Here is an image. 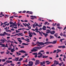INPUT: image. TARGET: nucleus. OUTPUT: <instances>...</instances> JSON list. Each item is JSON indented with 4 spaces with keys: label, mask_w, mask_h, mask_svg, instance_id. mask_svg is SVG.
<instances>
[{
    "label": "nucleus",
    "mask_w": 66,
    "mask_h": 66,
    "mask_svg": "<svg viewBox=\"0 0 66 66\" xmlns=\"http://www.w3.org/2000/svg\"><path fill=\"white\" fill-rule=\"evenodd\" d=\"M44 46H42V47H35L34 48H33V49H32L31 50V51L32 52H36V51H37L38 49L39 50H40V49H41L42 48L44 47Z\"/></svg>",
    "instance_id": "obj_1"
},
{
    "label": "nucleus",
    "mask_w": 66,
    "mask_h": 66,
    "mask_svg": "<svg viewBox=\"0 0 66 66\" xmlns=\"http://www.w3.org/2000/svg\"><path fill=\"white\" fill-rule=\"evenodd\" d=\"M50 30L49 29H47L46 30V34L44 33V32H42V33L43 34L44 36H45V37H47V36H48V34H49V33H50Z\"/></svg>",
    "instance_id": "obj_2"
},
{
    "label": "nucleus",
    "mask_w": 66,
    "mask_h": 66,
    "mask_svg": "<svg viewBox=\"0 0 66 66\" xmlns=\"http://www.w3.org/2000/svg\"><path fill=\"white\" fill-rule=\"evenodd\" d=\"M54 64H53L52 65H51V66H55L56 65H57L59 64V61H57L56 60H54Z\"/></svg>",
    "instance_id": "obj_3"
},
{
    "label": "nucleus",
    "mask_w": 66,
    "mask_h": 66,
    "mask_svg": "<svg viewBox=\"0 0 66 66\" xmlns=\"http://www.w3.org/2000/svg\"><path fill=\"white\" fill-rule=\"evenodd\" d=\"M52 42H45V43H39V44H41V45H44L45 44H50V43H51H51H52Z\"/></svg>",
    "instance_id": "obj_4"
},
{
    "label": "nucleus",
    "mask_w": 66,
    "mask_h": 66,
    "mask_svg": "<svg viewBox=\"0 0 66 66\" xmlns=\"http://www.w3.org/2000/svg\"><path fill=\"white\" fill-rule=\"evenodd\" d=\"M28 65V66H32L33 65V62L32 61H29V64Z\"/></svg>",
    "instance_id": "obj_5"
},
{
    "label": "nucleus",
    "mask_w": 66,
    "mask_h": 66,
    "mask_svg": "<svg viewBox=\"0 0 66 66\" xmlns=\"http://www.w3.org/2000/svg\"><path fill=\"white\" fill-rule=\"evenodd\" d=\"M43 43V42H39L38 41L36 43V44H34V46H35V45H36L37 44V46H40V45H43V44H39V43Z\"/></svg>",
    "instance_id": "obj_6"
},
{
    "label": "nucleus",
    "mask_w": 66,
    "mask_h": 66,
    "mask_svg": "<svg viewBox=\"0 0 66 66\" xmlns=\"http://www.w3.org/2000/svg\"><path fill=\"white\" fill-rule=\"evenodd\" d=\"M36 62H35V65H37L38 64H39L40 63V61L39 60H37L36 61Z\"/></svg>",
    "instance_id": "obj_7"
},
{
    "label": "nucleus",
    "mask_w": 66,
    "mask_h": 66,
    "mask_svg": "<svg viewBox=\"0 0 66 66\" xmlns=\"http://www.w3.org/2000/svg\"><path fill=\"white\" fill-rule=\"evenodd\" d=\"M46 28H47L45 26H43V27L42 28V29L43 30H44V31H45V30H46Z\"/></svg>",
    "instance_id": "obj_8"
},
{
    "label": "nucleus",
    "mask_w": 66,
    "mask_h": 66,
    "mask_svg": "<svg viewBox=\"0 0 66 66\" xmlns=\"http://www.w3.org/2000/svg\"><path fill=\"white\" fill-rule=\"evenodd\" d=\"M19 52H21V53H26V51L23 50H21L20 51H19Z\"/></svg>",
    "instance_id": "obj_9"
},
{
    "label": "nucleus",
    "mask_w": 66,
    "mask_h": 66,
    "mask_svg": "<svg viewBox=\"0 0 66 66\" xmlns=\"http://www.w3.org/2000/svg\"><path fill=\"white\" fill-rule=\"evenodd\" d=\"M6 62L7 63H12V61H10V60H7L6 61Z\"/></svg>",
    "instance_id": "obj_10"
},
{
    "label": "nucleus",
    "mask_w": 66,
    "mask_h": 66,
    "mask_svg": "<svg viewBox=\"0 0 66 66\" xmlns=\"http://www.w3.org/2000/svg\"><path fill=\"white\" fill-rule=\"evenodd\" d=\"M50 33L51 34H53V35L54 34V33H55V32L53 30L52 31H51Z\"/></svg>",
    "instance_id": "obj_11"
},
{
    "label": "nucleus",
    "mask_w": 66,
    "mask_h": 66,
    "mask_svg": "<svg viewBox=\"0 0 66 66\" xmlns=\"http://www.w3.org/2000/svg\"><path fill=\"white\" fill-rule=\"evenodd\" d=\"M0 41H1V42H2V43H4L5 42V40H4L2 39H1Z\"/></svg>",
    "instance_id": "obj_12"
},
{
    "label": "nucleus",
    "mask_w": 66,
    "mask_h": 66,
    "mask_svg": "<svg viewBox=\"0 0 66 66\" xmlns=\"http://www.w3.org/2000/svg\"><path fill=\"white\" fill-rule=\"evenodd\" d=\"M64 64V63L63 62H62L61 63H59V66H61Z\"/></svg>",
    "instance_id": "obj_13"
},
{
    "label": "nucleus",
    "mask_w": 66,
    "mask_h": 66,
    "mask_svg": "<svg viewBox=\"0 0 66 66\" xmlns=\"http://www.w3.org/2000/svg\"><path fill=\"white\" fill-rule=\"evenodd\" d=\"M56 41L54 40L53 41L52 43V44H56Z\"/></svg>",
    "instance_id": "obj_14"
},
{
    "label": "nucleus",
    "mask_w": 66,
    "mask_h": 66,
    "mask_svg": "<svg viewBox=\"0 0 66 66\" xmlns=\"http://www.w3.org/2000/svg\"><path fill=\"white\" fill-rule=\"evenodd\" d=\"M52 38H54V37L51 35L50 36V39H52Z\"/></svg>",
    "instance_id": "obj_15"
},
{
    "label": "nucleus",
    "mask_w": 66,
    "mask_h": 66,
    "mask_svg": "<svg viewBox=\"0 0 66 66\" xmlns=\"http://www.w3.org/2000/svg\"><path fill=\"white\" fill-rule=\"evenodd\" d=\"M42 55H43V54H41L40 55H38V58H40V57H42Z\"/></svg>",
    "instance_id": "obj_16"
},
{
    "label": "nucleus",
    "mask_w": 66,
    "mask_h": 66,
    "mask_svg": "<svg viewBox=\"0 0 66 66\" xmlns=\"http://www.w3.org/2000/svg\"><path fill=\"white\" fill-rule=\"evenodd\" d=\"M16 53L17 54H18V55H18V56H19L20 55H21V53H18V52H16Z\"/></svg>",
    "instance_id": "obj_17"
},
{
    "label": "nucleus",
    "mask_w": 66,
    "mask_h": 66,
    "mask_svg": "<svg viewBox=\"0 0 66 66\" xmlns=\"http://www.w3.org/2000/svg\"><path fill=\"white\" fill-rule=\"evenodd\" d=\"M15 59H16V61H18V60H19V57H15Z\"/></svg>",
    "instance_id": "obj_18"
},
{
    "label": "nucleus",
    "mask_w": 66,
    "mask_h": 66,
    "mask_svg": "<svg viewBox=\"0 0 66 66\" xmlns=\"http://www.w3.org/2000/svg\"><path fill=\"white\" fill-rule=\"evenodd\" d=\"M1 60L2 62H5V61H6V60L4 59H2Z\"/></svg>",
    "instance_id": "obj_19"
},
{
    "label": "nucleus",
    "mask_w": 66,
    "mask_h": 66,
    "mask_svg": "<svg viewBox=\"0 0 66 66\" xmlns=\"http://www.w3.org/2000/svg\"><path fill=\"white\" fill-rule=\"evenodd\" d=\"M54 36H55L57 38V33L55 34Z\"/></svg>",
    "instance_id": "obj_20"
},
{
    "label": "nucleus",
    "mask_w": 66,
    "mask_h": 66,
    "mask_svg": "<svg viewBox=\"0 0 66 66\" xmlns=\"http://www.w3.org/2000/svg\"><path fill=\"white\" fill-rule=\"evenodd\" d=\"M22 45H29V44H26L25 43H23L22 44Z\"/></svg>",
    "instance_id": "obj_21"
},
{
    "label": "nucleus",
    "mask_w": 66,
    "mask_h": 66,
    "mask_svg": "<svg viewBox=\"0 0 66 66\" xmlns=\"http://www.w3.org/2000/svg\"><path fill=\"white\" fill-rule=\"evenodd\" d=\"M35 26H38L39 27H40H40H40V26H39L38 25V23H36L35 25Z\"/></svg>",
    "instance_id": "obj_22"
},
{
    "label": "nucleus",
    "mask_w": 66,
    "mask_h": 66,
    "mask_svg": "<svg viewBox=\"0 0 66 66\" xmlns=\"http://www.w3.org/2000/svg\"><path fill=\"white\" fill-rule=\"evenodd\" d=\"M57 51L56 50H54V51L53 52V53H56Z\"/></svg>",
    "instance_id": "obj_23"
},
{
    "label": "nucleus",
    "mask_w": 66,
    "mask_h": 66,
    "mask_svg": "<svg viewBox=\"0 0 66 66\" xmlns=\"http://www.w3.org/2000/svg\"><path fill=\"white\" fill-rule=\"evenodd\" d=\"M48 47L50 48H52V47H53V45H49L48 46Z\"/></svg>",
    "instance_id": "obj_24"
},
{
    "label": "nucleus",
    "mask_w": 66,
    "mask_h": 66,
    "mask_svg": "<svg viewBox=\"0 0 66 66\" xmlns=\"http://www.w3.org/2000/svg\"><path fill=\"white\" fill-rule=\"evenodd\" d=\"M23 60V58H20L19 60L18 61H22Z\"/></svg>",
    "instance_id": "obj_25"
},
{
    "label": "nucleus",
    "mask_w": 66,
    "mask_h": 66,
    "mask_svg": "<svg viewBox=\"0 0 66 66\" xmlns=\"http://www.w3.org/2000/svg\"><path fill=\"white\" fill-rule=\"evenodd\" d=\"M0 36H5V35H4V34H0Z\"/></svg>",
    "instance_id": "obj_26"
},
{
    "label": "nucleus",
    "mask_w": 66,
    "mask_h": 66,
    "mask_svg": "<svg viewBox=\"0 0 66 66\" xmlns=\"http://www.w3.org/2000/svg\"><path fill=\"white\" fill-rule=\"evenodd\" d=\"M7 33L6 32H4V35H7Z\"/></svg>",
    "instance_id": "obj_27"
},
{
    "label": "nucleus",
    "mask_w": 66,
    "mask_h": 66,
    "mask_svg": "<svg viewBox=\"0 0 66 66\" xmlns=\"http://www.w3.org/2000/svg\"><path fill=\"white\" fill-rule=\"evenodd\" d=\"M57 51H58L59 52H61V50H59V49H57Z\"/></svg>",
    "instance_id": "obj_28"
},
{
    "label": "nucleus",
    "mask_w": 66,
    "mask_h": 66,
    "mask_svg": "<svg viewBox=\"0 0 66 66\" xmlns=\"http://www.w3.org/2000/svg\"><path fill=\"white\" fill-rule=\"evenodd\" d=\"M36 32H39V34H40V35L42 34V32H40V31H36Z\"/></svg>",
    "instance_id": "obj_29"
},
{
    "label": "nucleus",
    "mask_w": 66,
    "mask_h": 66,
    "mask_svg": "<svg viewBox=\"0 0 66 66\" xmlns=\"http://www.w3.org/2000/svg\"><path fill=\"white\" fill-rule=\"evenodd\" d=\"M18 41H19V42H20V43H22V41L18 39Z\"/></svg>",
    "instance_id": "obj_30"
},
{
    "label": "nucleus",
    "mask_w": 66,
    "mask_h": 66,
    "mask_svg": "<svg viewBox=\"0 0 66 66\" xmlns=\"http://www.w3.org/2000/svg\"><path fill=\"white\" fill-rule=\"evenodd\" d=\"M65 47H65V46L64 45L62 46V48L63 49H64V48H65Z\"/></svg>",
    "instance_id": "obj_31"
},
{
    "label": "nucleus",
    "mask_w": 66,
    "mask_h": 66,
    "mask_svg": "<svg viewBox=\"0 0 66 66\" xmlns=\"http://www.w3.org/2000/svg\"><path fill=\"white\" fill-rule=\"evenodd\" d=\"M11 52L13 53L14 52V49H12L11 50Z\"/></svg>",
    "instance_id": "obj_32"
},
{
    "label": "nucleus",
    "mask_w": 66,
    "mask_h": 66,
    "mask_svg": "<svg viewBox=\"0 0 66 66\" xmlns=\"http://www.w3.org/2000/svg\"><path fill=\"white\" fill-rule=\"evenodd\" d=\"M57 28H58V29H61L62 28L60 27H57Z\"/></svg>",
    "instance_id": "obj_33"
},
{
    "label": "nucleus",
    "mask_w": 66,
    "mask_h": 66,
    "mask_svg": "<svg viewBox=\"0 0 66 66\" xmlns=\"http://www.w3.org/2000/svg\"><path fill=\"white\" fill-rule=\"evenodd\" d=\"M42 63L43 64H45L46 63V61H43Z\"/></svg>",
    "instance_id": "obj_34"
},
{
    "label": "nucleus",
    "mask_w": 66,
    "mask_h": 66,
    "mask_svg": "<svg viewBox=\"0 0 66 66\" xmlns=\"http://www.w3.org/2000/svg\"><path fill=\"white\" fill-rule=\"evenodd\" d=\"M27 62H28V58H27L25 61V63H27Z\"/></svg>",
    "instance_id": "obj_35"
},
{
    "label": "nucleus",
    "mask_w": 66,
    "mask_h": 66,
    "mask_svg": "<svg viewBox=\"0 0 66 66\" xmlns=\"http://www.w3.org/2000/svg\"><path fill=\"white\" fill-rule=\"evenodd\" d=\"M32 54L33 55H37V53H33Z\"/></svg>",
    "instance_id": "obj_36"
},
{
    "label": "nucleus",
    "mask_w": 66,
    "mask_h": 66,
    "mask_svg": "<svg viewBox=\"0 0 66 66\" xmlns=\"http://www.w3.org/2000/svg\"><path fill=\"white\" fill-rule=\"evenodd\" d=\"M43 62H40V65L41 66H43Z\"/></svg>",
    "instance_id": "obj_37"
},
{
    "label": "nucleus",
    "mask_w": 66,
    "mask_h": 66,
    "mask_svg": "<svg viewBox=\"0 0 66 66\" xmlns=\"http://www.w3.org/2000/svg\"><path fill=\"white\" fill-rule=\"evenodd\" d=\"M29 12H30L29 13L30 14H31V15H33V12L31 11H30Z\"/></svg>",
    "instance_id": "obj_38"
},
{
    "label": "nucleus",
    "mask_w": 66,
    "mask_h": 66,
    "mask_svg": "<svg viewBox=\"0 0 66 66\" xmlns=\"http://www.w3.org/2000/svg\"><path fill=\"white\" fill-rule=\"evenodd\" d=\"M31 60H33V61H36V60L35 59V58H34L32 59Z\"/></svg>",
    "instance_id": "obj_39"
},
{
    "label": "nucleus",
    "mask_w": 66,
    "mask_h": 66,
    "mask_svg": "<svg viewBox=\"0 0 66 66\" xmlns=\"http://www.w3.org/2000/svg\"><path fill=\"white\" fill-rule=\"evenodd\" d=\"M29 36L30 37H32V35H31V34H29Z\"/></svg>",
    "instance_id": "obj_40"
},
{
    "label": "nucleus",
    "mask_w": 66,
    "mask_h": 66,
    "mask_svg": "<svg viewBox=\"0 0 66 66\" xmlns=\"http://www.w3.org/2000/svg\"><path fill=\"white\" fill-rule=\"evenodd\" d=\"M51 29H52V30H55V28H54V27H52L51 28Z\"/></svg>",
    "instance_id": "obj_41"
},
{
    "label": "nucleus",
    "mask_w": 66,
    "mask_h": 66,
    "mask_svg": "<svg viewBox=\"0 0 66 66\" xmlns=\"http://www.w3.org/2000/svg\"><path fill=\"white\" fill-rule=\"evenodd\" d=\"M9 23H10V24H13V23L12 22L10 21L9 22Z\"/></svg>",
    "instance_id": "obj_42"
},
{
    "label": "nucleus",
    "mask_w": 66,
    "mask_h": 66,
    "mask_svg": "<svg viewBox=\"0 0 66 66\" xmlns=\"http://www.w3.org/2000/svg\"><path fill=\"white\" fill-rule=\"evenodd\" d=\"M10 65H11V66H14V65H15V64L11 63V64H10Z\"/></svg>",
    "instance_id": "obj_43"
},
{
    "label": "nucleus",
    "mask_w": 66,
    "mask_h": 66,
    "mask_svg": "<svg viewBox=\"0 0 66 66\" xmlns=\"http://www.w3.org/2000/svg\"><path fill=\"white\" fill-rule=\"evenodd\" d=\"M10 52L9 51H8L7 52H6V54H9V53Z\"/></svg>",
    "instance_id": "obj_44"
},
{
    "label": "nucleus",
    "mask_w": 66,
    "mask_h": 66,
    "mask_svg": "<svg viewBox=\"0 0 66 66\" xmlns=\"http://www.w3.org/2000/svg\"><path fill=\"white\" fill-rule=\"evenodd\" d=\"M47 23H48V22H45V23H44V24H45V25H46V24H47Z\"/></svg>",
    "instance_id": "obj_45"
},
{
    "label": "nucleus",
    "mask_w": 66,
    "mask_h": 66,
    "mask_svg": "<svg viewBox=\"0 0 66 66\" xmlns=\"http://www.w3.org/2000/svg\"><path fill=\"white\" fill-rule=\"evenodd\" d=\"M20 63V62H18L17 63H16L17 65H18V64H19Z\"/></svg>",
    "instance_id": "obj_46"
},
{
    "label": "nucleus",
    "mask_w": 66,
    "mask_h": 66,
    "mask_svg": "<svg viewBox=\"0 0 66 66\" xmlns=\"http://www.w3.org/2000/svg\"><path fill=\"white\" fill-rule=\"evenodd\" d=\"M28 54H25L24 55V56H28Z\"/></svg>",
    "instance_id": "obj_47"
},
{
    "label": "nucleus",
    "mask_w": 66,
    "mask_h": 66,
    "mask_svg": "<svg viewBox=\"0 0 66 66\" xmlns=\"http://www.w3.org/2000/svg\"><path fill=\"white\" fill-rule=\"evenodd\" d=\"M4 39V40H5V41H6V42H7L8 43H9V40L7 41V40H6L5 39Z\"/></svg>",
    "instance_id": "obj_48"
},
{
    "label": "nucleus",
    "mask_w": 66,
    "mask_h": 66,
    "mask_svg": "<svg viewBox=\"0 0 66 66\" xmlns=\"http://www.w3.org/2000/svg\"><path fill=\"white\" fill-rule=\"evenodd\" d=\"M25 24H26V26H27L28 27H29V25H28V24H27V23H25Z\"/></svg>",
    "instance_id": "obj_49"
},
{
    "label": "nucleus",
    "mask_w": 66,
    "mask_h": 66,
    "mask_svg": "<svg viewBox=\"0 0 66 66\" xmlns=\"http://www.w3.org/2000/svg\"><path fill=\"white\" fill-rule=\"evenodd\" d=\"M33 18H34L37 19V18H36V16H33Z\"/></svg>",
    "instance_id": "obj_50"
},
{
    "label": "nucleus",
    "mask_w": 66,
    "mask_h": 66,
    "mask_svg": "<svg viewBox=\"0 0 66 66\" xmlns=\"http://www.w3.org/2000/svg\"><path fill=\"white\" fill-rule=\"evenodd\" d=\"M1 54H3V53H4V52H1Z\"/></svg>",
    "instance_id": "obj_51"
},
{
    "label": "nucleus",
    "mask_w": 66,
    "mask_h": 66,
    "mask_svg": "<svg viewBox=\"0 0 66 66\" xmlns=\"http://www.w3.org/2000/svg\"><path fill=\"white\" fill-rule=\"evenodd\" d=\"M62 58L61 57V58H60L59 59V60H60V61H61V62H62V60H61V59Z\"/></svg>",
    "instance_id": "obj_52"
},
{
    "label": "nucleus",
    "mask_w": 66,
    "mask_h": 66,
    "mask_svg": "<svg viewBox=\"0 0 66 66\" xmlns=\"http://www.w3.org/2000/svg\"><path fill=\"white\" fill-rule=\"evenodd\" d=\"M60 26V25L59 24H57L56 25L57 27H58V26Z\"/></svg>",
    "instance_id": "obj_53"
},
{
    "label": "nucleus",
    "mask_w": 66,
    "mask_h": 66,
    "mask_svg": "<svg viewBox=\"0 0 66 66\" xmlns=\"http://www.w3.org/2000/svg\"><path fill=\"white\" fill-rule=\"evenodd\" d=\"M10 19L11 18H14V17H13V16H11L10 17Z\"/></svg>",
    "instance_id": "obj_54"
},
{
    "label": "nucleus",
    "mask_w": 66,
    "mask_h": 66,
    "mask_svg": "<svg viewBox=\"0 0 66 66\" xmlns=\"http://www.w3.org/2000/svg\"><path fill=\"white\" fill-rule=\"evenodd\" d=\"M41 53H41L40 52H39L38 53V55H40V54H41Z\"/></svg>",
    "instance_id": "obj_55"
},
{
    "label": "nucleus",
    "mask_w": 66,
    "mask_h": 66,
    "mask_svg": "<svg viewBox=\"0 0 66 66\" xmlns=\"http://www.w3.org/2000/svg\"><path fill=\"white\" fill-rule=\"evenodd\" d=\"M7 35L8 36H10V35H11V34H8V33H7Z\"/></svg>",
    "instance_id": "obj_56"
},
{
    "label": "nucleus",
    "mask_w": 66,
    "mask_h": 66,
    "mask_svg": "<svg viewBox=\"0 0 66 66\" xmlns=\"http://www.w3.org/2000/svg\"><path fill=\"white\" fill-rule=\"evenodd\" d=\"M2 46L3 47H5V45L3 44L2 45Z\"/></svg>",
    "instance_id": "obj_57"
},
{
    "label": "nucleus",
    "mask_w": 66,
    "mask_h": 66,
    "mask_svg": "<svg viewBox=\"0 0 66 66\" xmlns=\"http://www.w3.org/2000/svg\"><path fill=\"white\" fill-rule=\"evenodd\" d=\"M26 11H24L23 12H22V13H26Z\"/></svg>",
    "instance_id": "obj_58"
},
{
    "label": "nucleus",
    "mask_w": 66,
    "mask_h": 66,
    "mask_svg": "<svg viewBox=\"0 0 66 66\" xmlns=\"http://www.w3.org/2000/svg\"><path fill=\"white\" fill-rule=\"evenodd\" d=\"M11 31H14V28L11 29Z\"/></svg>",
    "instance_id": "obj_59"
},
{
    "label": "nucleus",
    "mask_w": 66,
    "mask_h": 66,
    "mask_svg": "<svg viewBox=\"0 0 66 66\" xmlns=\"http://www.w3.org/2000/svg\"><path fill=\"white\" fill-rule=\"evenodd\" d=\"M46 54H49V52H46Z\"/></svg>",
    "instance_id": "obj_60"
},
{
    "label": "nucleus",
    "mask_w": 66,
    "mask_h": 66,
    "mask_svg": "<svg viewBox=\"0 0 66 66\" xmlns=\"http://www.w3.org/2000/svg\"><path fill=\"white\" fill-rule=\"evenodd\" d=\"M60 35H61V36H63V34H62V33H61Z\"/></svg>",
    "instance_id": "obj_61"
},
{
    "label": "nucleus",
    "mask_w": 66,
    "mask_h": 66,
    "mask_svg": "<svg viewBox=\"0 0 66 66\" xmlns=\"http://www.w3.org/2000/svg\"><path fill=\"white\" fill-rule=\"evenodd\" d=\"M37 54L35 56V58H36V57H37Z\"/></svg>",
    "instance_id": "obj_62"
},
{
    "label": "nucleus",
    "mask_w": 66,
    "mask_h": 66,
    "mask_svg": "<svg viewBox=\"0 0 66 66\" xmlns=\"http://www.w3.org/2000/svg\"><path fill=\"white\" fill-rule=\"evenodd\" d=\"M62 39H61L60 40V42H61V43H62Z\"/></svg>",
    "instance_id": "obj_63"
},
{
    "label": "nucleus",
    "mask_w": 66,
    "mask_h": 66,
    "mask_svg": "<svg viewBox=\"0 0 66 66\" xmlns=\"http://www.w3.org/2000/svg\"><path fill=\"white\" fill-rule=\"evenodd\" d=\"M64 43L65 44V45L66 46V41H65L64 42Z\"/></svg>",
    "instance_id": "obj_64"
}]
</instances>
